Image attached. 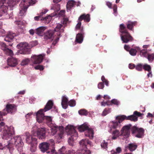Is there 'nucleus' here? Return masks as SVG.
I'll list each match as a JSON object with an SVG mask.
<instances>
[{
  "label": "nucleus",
  "mask_w": 154,
  "mask_h": 154,
  "mask_svg": "<svg viewBox=\"0 0 154 154\" xmlns=\"http://www.w3.org/2000/svg\"><path fill=\"white\" fill-rule=\"evenodd\" d=\"M137 146L135 144L131 143L129 144L128 147L131 151H133L136 149Z\"/></svg>",
  "instance_id": "nucleus-36"
},
{
  "label": "nucleus",
  "mask_w": 154,
  "mask_h": 154,
  "mask_svg": "<svg viewBox=\"0 0 154 154\" xmlns=\"http://www.w3.org/2000/svg\"><path fill=\"white\" fill-rule=\"evenodd\" d=\"M135 67V66L134 64L130 63L129 65V67L130 69H133Z\"/></svg>",
  "instance_id": "nucleus-59"
},
{
  "label": "nucleus",
  "mask_w": 154,
  "mask_h": 154,
  "mask_svg": "<svg viewBox=\"0 0 154 154\" xmlns=\"http://www.w3.org/2000/svg\"><path fill=\"white\" fill-rule=\"evenodd\" d=\"M83 41V37L82 34L78 33L76 37V42L78 43H81Z\"/></svg>",
  "instance_id": "nucleus-33"
},
{
  "label": "nucleus",
  "mask_w": 154,
  "mask_h": 154,
  "mask_svg": "<svg viewBox=\"0 0 154 154\" xmlns=\"http://www.w3.org/2000/svg\"><path fill=\"white\" fill-rule=\"evenodd\" d=\"M149 73L147 74V76L148 77H152V72L151 70L150 71H149Z\"/></svg>",
  "instance_id": "nucleus-62"
},
{
  "label": "nucleus",
  "mask_w": 154,
  "mask_h": 154,
  "mask_svg": "<svg viewBox=\"0 0 154 154\" xmlns=\"http://www.w3.org/2000/svg\"><path fill=\"white\" fill-rule=\"evenodd\" d=\"M50 127L51 128V130L52 135H55L57 130L59 129L60 130V133L58 134L56 137H57V139L59 140L61 139L62 138L63 134V127L60 126L58 127L57 126H56V125L54 124L53 126Z\"/></svg>",
  "instance_id": "nucleus-11"
},
{
  "label": "nucleus",
  "mask_w": 154,
  "mask_h": 154,
  "mask_svg": "<svg viewBox=\"0 0 154 154\" xmlns=\"http://www.w3.org/2000/svg\"><path fill=\"white\" fill-rule=\"evenodd\" d=\"M104 87L103 84L102 82H100L98 85V88L99 89H103Z\"/></svg>",
  "instance_id": "nucleus-53"
},
{
  "label": "nucleus",
  "mask_w": 154,
  "mask_h": 154,
  "mask_svg": "<svg viewBox=\"0 0 154 154\" xmlns=\"http://www.w3.org/2000/svg\"><path fill=\"white\" fill-rule=\"evenodd\" d=\"M30 61V60L28 58H26L23 60L21 63L22 66H24L27 65Z\"/></svg>",
  "instance_id": "nucleus-41"
},
{
  "label": "nucleus",
  "mask_w": 154,
  "mask_h": 154,
  "mask_svg": "<svg viewBox=\"0 0 154 154\" xmlns=\"http://www.w3.org/2000/svg\"><path fill=\"white\" fill-rule=\"evenodd\" d=\"M32 134L34 136H37L39 139H44L45 138V128H39L35 133L34 131H32Z\"/></svg>",
  "instance_id": "nucleus-12"
},
{
  "label": "nucleus",
  "mask_w": 154,
  "mask_h": 154,
  "mask_svg": "<svg viewBox=\"0 0 154 154\" xmlns=\"http://www.w3.org/2000/svg\"><path fill=\"white\" fill-rule=\"evenodd\" d=\"M65 13V11L64 10L61 11L59 13L60 16H63Z\"/></svg>",
  "instance_id": "nucleus-57"
},
{
  "label": "nucleus",
  "mask_w": 154,
  "mask_h": 154,
  "mask_svg": "<svg viewBox=\"0 0 154 154\" xmlns=\"http://www.w3.org/2000/svg\"><path fill=\"white\" fill-rule=\"evenodd\" d=\"M2 45L4 47V48L3 49V50L4 51L6 54L10 56H11L13 55V51L11 49L7 48L5 44L3 43Z\"/></svg>",
  "instance_id": "nucleus-28"
},
{
  "label": "nucleus",
  "mask_w": 154,
  "mask_h": 154,
  "mask_svg": "<svg viewBox=\"0 0 154 154\" xmlns=\"http://www.w3.org/2000/svg\"><path fill=\"white\" fill-rule=\"evenodd\" d=\"M108 143L105 141L103 140L101 144V146L103 149H105L107 148Z\"/></svg>",
  "instance_id": "nucleus-44"
},
{
  "label": "nucleus",
  "mask_w": 154,
  "mask_h": 154,
  "mask_svg": "<svg viewBox=\"0 0 154 154\" xmlns=\"http://www.w3.org/2000/svg\"><path fill=\"white\" fill-rule=\"evenodd\" d=\"M125 26L123 24L120 25L119 31L122 33L121 35V39L123 43H127L133 40V38L128 33L127 30H125Z\"/></svg>",
  "instance_id": "nucleus-6"
},
{
  "label": "nucleus",
  "mask_w": 154,
  "mask_h": 154,
  "mask_svg": "<svg viewBox=\"0 0 154 154\" xmlns=\"http://www.w3.org/2000/svg\"><path fill=\"white\" fill-rule=\"evenodd\" d=\"M17 47L20 49L18 52L19 54H29L30 53V49L29 48L28 44L26 42H21L17 45Z\"/></svg>",
  "instance_id": "nucleus-9"
},
{
  "label": "nucleus",
  "mask_w": 154,
  "mask_h": 154,
  "mask_svg": "<svg viewBox=\"0 0 154 154\" xmlns=\"http://www.w3.org/2000/svg\"><path fill=\"white\" fill-rule=\"evenodd\" d=\"M146 58L148 59L149 62H152L154 59V54H149L148 53L147 57Z\"/></svg>",
  "instance_id": "nucleus-39"
},
{
  "label": "nucleus",
  "mask_w": 154,
  "mask_h": 154,
  "mask_svg": "<svg viewBox=\"0 0 154 154\" xmlns=\"http://www.w3.org/2000/svg\"><path fill=\"white\" fill-rule=\"evenodd\" d=\"M79 130L82 132L85 131V136L88 137L91 139H92L94 137V132L92 129L89 127V125L85 123L79 126L78 128Z\"/></svg>",
  "instance_id": "nucleus-7"
},
{
  "label": "nucleus",
  "mask_w": 154,
  "mask_h": 154,
  "mask_svg": "<svg viewBox=\"0 0 154 154\" xmlns=\"http://www.w3.org/2000/svg\"><path fill=\"white\" fill-rule=\"evenodd\" d=\"M132 132L135 134L136 137L138 138H141L143 135L144 129L142 128H139L135 126H134L132 129Z\"/></svg>",
  "instance_id": "nucleus-13"
},
{
  "label": "nucleus",
  "mask_w": 154,
  "mask_h": 154,
  "mask_svg": "<svg viewBox=\"0 0 154 154\" xmlns=\"http://www.w3.org/2000/svg\"><path fill=\"white\" fill-rule=\"evenodd\" d=\"M44 55L43 54H40L38 56L35 55H32L31 57V61L34 64H39L42 61Z\"/></svg>",
  "instance_id": "nucleus-14"
},
{
  "label": "nucleus",
  "mask_w": 154,
  "mask_h": 154,
  "mask_svg": "<svg viewBox=\"0 0 154 154\" xmlns=\"http://www.w3.org/2000/svg\"><path fill=\"white\" fill-rule=\"evenodd\" d=\"M143 115V114L136 111L134 112L133 115L128 117L124 115L117 116L115 118L116 120L112 121L109 123L108 126L110 130L109 131L110 132L112 130L120 128L121 127V122L125 119L132 121L136 122L138 119L137 116H141Z\"/></svg>",
  "instance_id": "nucleus-1"
},
{
  "label": "nucleus",
  "mask_w": 154,
  "mask_h": 154,
  "mask_svg": "<svg viewBox=\"0 0 154 154\" xmlns=\"http://www.w3.org/2000/svg\"><path fill=\"white\" fill-rule=\"evenodd\" d=\"M136 69L138 71H141L142 69V65L141 64H139L136 66Z\"/></svg>",
  "instance_id": "nucleus-50"
},
{
  "label": "nucleus",
  "mask_w": 154,
  "mask_h": 154,
  "mask_svg": "<svg viewBox=\"0 0 154 154\" xmlns=\"http://www.w3.org/2000/svg\"><path fill=\"white\" fill-rule=\"evenodd\" d=\"M48 10H45L43 11H42V12L40 14L42 15V16L43 15V14H45L47 12Z\"/></svg>",
  "instance_id": "nucleus-63"
},
{
  "label": "nucleus",
  "mask_w": 154,
  "mask_h": 154,
  "mask_svg": "<svg viewBox=\"0 0 154 154\" xmlns=\"http://www.w3.org/2000/svg\"><path fill=\"white\" fill-rule=\"evenodd\" d=\"M143 68L145 70L147 71L148 72L151 70V66L150 65L147 64L144 65Z\"/></svg>",
  "instance_id": "nucleus-47"
},
{
  "label": "nucleus",
  "mask_w": 154,
  "mask_h": 154,
  "mask_svg": "<svg viewBox=\"0 0 154 154\" xmlns=\"http://www.w3.org/2000/svg\"><path fill=\"white\" fill-rule=\"evenodd\" d=\"M59 39V37H57V38L53 41L52 44V45L54 46L58 42Z\"/></svg>",
  "instance_id": "nucleus-54"
},
{
  "label": "nucleus",
  "mask_w": 154,
  "mask_h": 154,
  "mask_svg": "<svg viewBox=\"0 0 154 154\" xmlns=\"http://www.w3.org/2000/svg\"><path fill=\"white\" fill-rule=\"evenodd\" d=\"M50 151L47 152V153L49 154H58L55 149V147L53 148H50Z\"/></svg>",
  "instance_id": "nucleus-42"
},
{
  "label": "nucleus",
  "mask_w": 154,
  "mask_h": 154,
  "mask_svg": "<svg viewBox=\"0 0 154 154\" xmlns=\"http://www.w3.org/2000/svg\"><path fill=\"white\" fill-rule=\"evenodd\" d=\"M46 142L48 144L49 147H50L51 148H54L55 143L53 139L49 140Z\"/></svg>",
  "instance_id": "nucleus-38"
},
{
  "label": "nucleus",
  "mask_w": 154,
  "mask_h": 154,
  "mask_svg": "<svg viewBox=\"0 0 154 154\" xmlns=\"http://www.w3.org/2000/svg\"><path fill=\"white\" fill-rule=\"evenodd\" d=\"M8 144L6 145V146L9 149L10 152L13 149L14 144L15 145L18 151L20 152L22 151L23 143L22 141L21 138L20 136H17L15 137L13 139H11L8 141Z\"/></svg>",
  "instance_id": "nucleus-4"
},
{
  "label": "nucleus",
  "mask_w": 154,
  "mask_h": 154,
  "mask_svg": "<svg viewBox=\"0 0 154 154\" xmlns=\"http://www.w3.org/2000/svg\"><path fill=\"white\" fill-rule=\"evenodd\" d=\"M46 29L45 27H40L36 29V33L39 35L42 36L44 32Z\"/></svg>",
  "instance_id": "nucleus-29"
},
{
  "label": "nucleus",
  "mask_w": 154,
  "mask_h": 154,
  "mask_svg": "<svg viewBox=\"0 0 154 154\" xmlns=\"http://www.w3.org/2000/svg\"><path fill=\"white\" fill-rule=\"evenodd\" d=\"M24 1L21 2L19 5L20 7L19 15L23 16L25 14L28 8V7L25 5Z\"/></svg>",
  "instance_id": "nucleus-17"
},
{
  "label": "nucleus",
  "mask_w": 154,
  "mask_h": 154,
  "mask_svg": "<svg viewBox=\"0 0 154 154\" xmlns=\"http://www.w3.org/2000/svg\"><path fill=\"white\" fill-rule=\"evenodd\" d=\"M75 5V2L73 0L69 1L66 5V8L68 10H70Z\"/></svg>",
  "instance_id": "nucleus-30"
},
{
  "label": "nucleus",
  "mask_w": 154,
  "mask_h": 154,
  "mask_svg": "<svg viewBox=\"0 0 154 154\" xmlns=\"http://www.w3.org/2000/svg\"><path fill=\"white\" fill-rule=\"evenodd\" d=\"M54 31L53 30H48L45 33L44 36V39L45 40L51 38L54 34Z\"/></svg>",
  "instance_id": "nucleus-26"
},
{
  "label": "nucleus",
  "mask_w": 154,
  "mask_h": 154,
  "mask_svg": "<svg viewBox=\"0 0 154 154\" xmlns=\"http://www.w3.org/2000/svg\"><path fill=\"white\" fill-rule=\"evenodd\" d=\"M5 109H4L3 112H0V120L2 119V116L6 115L7 113H12L15 112L17 110L16 106L14 104H7L6 106L7 112H5Z\"/></svg>",
  "instance_id": "nucleus-8"
},
{
  "label": "nucleus",
  "mask_w": 154,
  "mask_h": 154,
  "mask_svg": "<svg viewBox=\"0 0 154 154\" xmlns=\"http://www.w3.org/2000/svg\"><path fill=\"white\" fill-rule=\"evenodd\" d=\"M140 48L137 47L136 49L131 48L129 51L130 54L132 56H134L136 55L137 51H140Z\"/></svg>",
  "instance_id": "nucleus-32"
},
{
  "label": "nucleus",
  "mask_w": 154,
  "mask_h": 154,
  "mask_svg": "<svg viewBox=\"0 0 154 154\" xmlns=\"http://www.w3.org/2000/svg\"><path fill=\"white\" fill-rule=\"evenodd\" d=\"M6 0H0V17L2 16L3 19H8L9 18L8 15L7 13V7L4 5Z\"/></svg>",
  "instance_id": "nucleus-10"
},
{
  "label": "nucleus",
  "mask_w": 154,
  "mask_h": 154,
  "mask_svg": "<svg viewBox=\"0 0 154 154\" xmlns=\"http://www.w3.org/2000/svg\"><path fill=\"white\" fill-rule=\"evenodd\" d=\"M80 148H85L86 147L87 144H89L90 146L92 145L91 143L87 139H84L82 140L79 142Z\"/></svg>",
  "instance_id": "nucleus-18"
},
{
  "label": "nucleus",
  "mask_w": 154,
  "mask_h": 154,
  "mask_svg": "<svg viewBox=\"0 0 154 154\" xmlns=\"http://www.w3.org/2000/svg\"><path fill=\"white\" fill-rule=\"evenodd\" d=\"M116 151L115 152L114 151H112V152H114L115 153H120L121 151H122V149L120 147H118L116 149Z\"/></svg>",
  "instance_id": "nucleus-49"
},
{
  "label": "nucleus",
  "mask_w": 154,
  "mask_h": 154,
  "mask_svg": "<svg viewBox=\"0 0 154 154\" xmlns=\"http://www.w3.org/2000/svg\"><path fill=\"white\" fill-rule=\"evenodd\" d=\"M68 21V18H64L63 20V24L64 25H65L67 23Z\"/></svg>",
  "instance_id": "nucleus-56"
},
{
  "label": "nucleus",
  "mask_w": 154,
  "mask_h": 154,
  "mask_svg": "<svg viewBox=\"0 0 154 154\" xmlns=\"http://www.w3.org/2000/svg\"><path fill=\"white\" fill-rule=\"evenodd\" d=\"M61 24L58 23L54 29V32H56L58 36H60L61 34L64 31V29L62 27Z\"/></svg>",
  "instance_id": "nucleus-22"
},
{
  "label": "nucleus",
  "mask_w": 154,
  "mask_h": 154,
  "mask_svg": "<svg viewBox=\"0 0 154 154\" xmlns=\"http://www.w3.org/2000/svg\"><path fill=\"white\" fill-rule=\"evenodd\" d=\"M130 127L128 125L124 126L121 131V135L128 137L130 134Z\"/></svg>",
  "instance_id": "nucleus-20"
},
{
  "label": "nucleus",
  "mask_w": 154,
  "mask_h": 154,
  "mask_svg": "<svg viewBox=\"0 0 154 154\" xmlns=\"http://www.w3.org/2000/svg\"><path fill=\"white\" fill-rule=\"evenodd\" d=\"M68 103L70 106L73 107L75 105V101L74 100H71L68 102Z\"/></svg>",
  "instance_id": "nucleus-48"
},
{
  "label": "nucleus",
  "mask_w": 154,
  "mask_h": 154,
  "mask_svg": "<svg viewBox=\"0 0 154 154\" xmlns=\"http://www.w3.org/2000/svg\"><path fill=\"white\" fill-rule=\"evenodd\" d=\"M51 9L54 10L56 12L59 11L60 9V5L59 4L55 5L51 8Z\"/></svg>",
  "instance_id": "nucleus-43"
},
{
  "label": "nucleus",
  "mask_w": 154,
  "mask_h": 154,
  "mask_svg": "<svg viewBox=\"0 0 154 154\" xmlns=\"http://www.w3.org/2000/svg\"><path fill=\"white\" fill-rule=\"evenodd\" d=\"M38 44L37 41H34L32 42V46H34Z\"/></svg>",
  "instance_id": "nucleus-58"
},
{
  "label": "nucleus",
  "mask_w": 154,
  "mask_h": 154,
  "mask_svg": "<svg viewBox=\"0 0 154 154\" xmlns=\"http://www.w3.org/2000/svg\"><path fill=\"white\" fill-rule=\"evenodd\" d=\"M112 130L113 131L112 132V140H116L119 136L121 135V133H120L118 129Z\"/></svg>",
  "instance_id": "nucleus-25"
},
{
  "label": "nucleus",
  "mask_w": 154,
  "mask_h": 154,
  "mask_svg": "<svg viewBox=\"0 0 154 154\" xmlns=\"http://www.w3.org/2000/svg\"><path fill=\"white\" fill-rule=\"evenodd\" d=\"M15 35V34L14 33L12 32H9L5 38L4 40L6 42H10L13 39Z\"/></svg>",
  "instance_id": "nucleus-24"
},
{
  "label": "nucleus",
  "mask_w": 154,
  "mask_h": 154,
  "mask_svg": "<svg viewBox=\"0 0 154 154\" xmlns=\"http://www.w3.org/2000/svg\"><path fill=\"white\" fill-rule=\"evenodd\" d=\"M26 136V142L29 144H31L32 145V142H35L37 139L31 136L30 134L28 132H26L25 134Z\"/></svg>",
  "instance_id": "nucleus-21"
},
{
  "label": "nucleus",
  "mask_w": 154,
  "mask_h": 154,
  "mask_svg": "<svg viewBox=\"0 0 154 154\" xmlns=\"http://www.w3.org/2000/svg\"><path fill=\"white\" fill-rule=\"evenodd\" d=\"M68 100L67 98L65 96L62 97V100L61 105L63 108L66 109L68 106Z\"/></svg>",
  "instance_id": "nucleus-27"
},
{
  "label": "nucleus",
  "mask_w": 154,
  "mask_h": 154,
  "mask_svg": "<svg viewBox=\"0 0 154 154\" xmlns=\"http://www.w3.org/2000/svg\"><path fill=\"white\" fill-rule=\"evenodd\" d=\"M83 20L85 22H88L90 20V16L89 14L85 15L83 14L80 16L78 19L79 22L76 24L75 28L76 29H79L81 26V21Z\"/></svg>",
  "instance_id": "nucleus-15"
},
{
  "label": "nucleus",
  "mask_w": 154,
  "mask_h": 154,
  "mask_svg": "<svg viewBox=\"0 0 154 154\" xmlns=\"http://www.w3.org/2000/svg\"><path fill=\"white\" fill-rule=\"evenodd\" d=\"M148 53L147 52V51L146 49H142L140 51V55L141 56L147 57V55H148Z\"/></svg>",
  "instance_id": "nucleus-34"
},
{
  "label": "nucleus",
  "mask_w": 154,
  "mask_h": 154,
  "mask_svg": "<svg viewBox=\"0 0 154 154\" xmlns=\"http://www.w3.org/2000/svg\"><path fill=\"white\" fill-rule=\"evenodd\" d=\"M101 104L102 106H105L106 105H109L108 104L107 102H104L103 101L101 102Z\"/></svg>",
  "instance_id": "nucleus-64"
},
{
  "label": "nucleus",
  "mask_w": 154,
  "mask_h": 154,
  "mask_svg": "<svg viewBox=\"0 0 154 154\" xmlns=\"http://www.w3.org/2000/svg\"><path fill=\"white\" fill-rule=\"evenodd\" d=\"M20 0H8L7 2L8 5L10 6H14L16 4V2H18Z\"/></svg>",
  "instance_id": "nucleus-37"
},
{
  "label": "nucleus",
  "mask_w": 154,
  "mask_h": 154,
  "mask_svg": "<svg viewBox=\"0 0 154 154\" xmlns=\"http://www.w3.org/2000/svg\"><path fill=\"white\" fill-rule=\"evenodd\" d=\"M58 152L60 154H66L65 147L64 146H63L59 149Z\"/></svg>",
  "instance_id": "nucleus-45"
},
{
  "label": "nucleus",
  "mask_w": 154,
  "mask_h": 154,
  "mask_svg": "<svg viewBox=\"0 0 154 154\" xmlns=\"http://www.w3.org/2000/svg\"><path fill=\"white\" fill-rule=\"evenodd\" d=\"M36 69H39L40 70H42L44 69L43 66L41 65H38L35 67Z\"/></svg>",
  "instance_id": "nucleus-52"
},
{
  "label": "nucleus",
  "mask_w": 154,
  "mask_h": 154,
  "mask_svg": "<svg viewBox=\"0 0 154 154\" xmlns=\"http://www.w3.org/2000/svg\"><path fill=\"white\" fill-rule=\"evenodd\" d=\"M79 114L82 115H86L87 114V111L84 109L80 110L79 111Z\"/></svg>",
  "instance_id": "nucleus-46"
},
{
  "label": "nucleus",
  "mask_w": 154,
  "mask_h": 154,
  "mask_svg": "<svg viewBox=\"0 0 154 154\" xmlns=\"http://www.w3.org/2000/svg\"><path fill=\"white\" fill-rule=\"evenodd\" d=\"M29 33L30 34V35H33L34 34V30L32 29H30L29 30Z\"/></svg>",
  "instance_id": "nucleus-61"
},
{
  "label": "nucleus",
  "mask_w": 154,
  "mask_h": 154,
  "mask_svg": "<svg viewBox=\"0 0 154 154\" xmlns=\"http://www.w3.org/2000/svg\"><path fill=\"white\" fill-rule=\"evenodd\" d=\"M39 147L41 151L43 153L47 152L48 149H50L48 144L46 142H43L39 144Z\"/></svg>",
  "instance_id": "nucleus-19"
},
{
  "label": "nucleus",
  "mask_w": 154,
  "mask_h": 154,
  "mask_svg": "<svg viewBox=\"0 0 154 154\" xmlns=\"http://www.w3.org/2000/svg\"><path fill=\"white\" fill-rule=\"evenodd\" d=\"M65 131L68 134L71 135V137L69 138L68 141V143L71 146H73L74 140L76 139V137L78 136L77 133L74 126L72 125H68L66 127Z\"/></svg>",
  "instance_id": "nucleus-5"
},
{
  "label": "nucleus",
  "mask_w": 154,
  "mask_h": 154,
  "mask_svg": "<svg viewBox=\"0 0 154 154\" xmlns=\"http://www.w3.org/2000/svg\"><path fill=\"white\" fill-rule=\"evenodd\" d=\"M2 133V138L4 140L11 139L13 134H14V128L12 126L8 127L2 122L0 123V132Z\"/></svg>",
  "instance_id": "nucleus-3"
},
{
  "label": "nucleus",
  "mask_w": 154,
  "mask_h": 154,
  "mask_svg": "<svg viewBox=\"0 0 154 154\" xmlns=\"http://www.w3.org/2000/svg\"><path fill=\"white\" fill-rule=\"evenodd\" d=\"M53 105V102L49 100L48 102L44 109H40L36 113V120L39 123L42 122L46 123V124L49 127H51L54 125L52 123V118L51 116H45L44 113L49 110L52 108Z\"/></svg>",
  "instance_id": "nucleus-2"
},
{
  "label": "nucleus",
  "mask_w": 154,
  "mask_h": 154,
  "mask_svg": "<svg viewBox=\"0 0 154 154\" xmlns=\"http://www.w3.org/2000/svg\"><path fill=\"white\" fill-rule=\"evenodd\" d=\"M111 109H110L105 108L103 111L102 115L103 116H106L108 114L111 112Z\"/></svg>",
  "instance_id": "nucleus-40"
},
{
  "label": "nucleus",
  "mask_w": 154,
  "mask_h": 154,
  "mask_svg": "<svg viewBox=\"0 0 154 154\" xmlns=\"http://www.w3.org/2000/svg\"><path fill=\"white\" fill-rule=\"evenodd\" d=\"M78 152L81 154H91V152L90 150L87 148L79 149L78 150Z\"/></svg>",
  "instance_id": "nucleus-31"
},
{
  "label": "nucleus",
  "mask_w": 154,
  "mask_h": 154,
  "mask_svg": "<svg viewBox=\"0 0 154 154\" xmlns=\"http://www.w3.org/2000/svg\"><path fill=\"white\" fill-rule=\"evenodd\" d=\"M117 6L116 5H115L114 6V8H113V11L114 13H117Z\"/></svg>",
  "instance_id": "nucleus-60"
},
{
  "label": "nucleus",
  "mask_w": 154,
  "mask_h": 154,
  "mask_svg": "<svg viewBox=\"0 0 154 154\" xmlns=\"http://www.w3.org/2000/svg\"><path fill=\"white\" fill-rule=\"evenodd\" d=\"M124 48L125 50L129 52L131 49L130 47H129L128 45H125L124 46Z\"/></svg>",
  "instance_id": "nucleus-55"
},
{
  "label": "nucleus",
  "mask_w": 154,
  "mask_h": 154,
  "mask_svg": "<svg viewBox=\"0 0 154 154\" xmlns=\"http://www.w3.org/2000/svg\"><path fill=\"white\" fill-rule=\"evenodd\" d=\"M51 19L52 16L49 15L48 16L44 17H42V15L40 14L39 15L34 17V19L35 20H40L46 23H49L51 20Z\"/></svg>",
  "instance_id": "nucleus-16"
},
{
  "label": "nucleus",
  "mask_w": 154,
  "mask_h": 154,
  "mask_svg": "<svg viewBox=\"0 0 154 154\" xmlns=\"http://www.w3.org/2000/svg\"><path fill=\"white\" fill-rule=\"evenodd\" d=\"M7 62L8 65L10 66L14 67L17 64L18 61L17 59L12 57L8 59Z\"/></svg>",
  "instance_id": "nucleus-23"
},
{
  "label": "nucleus",
  "mask_w": 154,
  "mask_h": 154,
  "mask_svg": "<svg viewBox=\"0 0 154 154\" xmlns=\"http://www.w3.org/2000/svg\"><path fill=\"white\" fill-rule=\"evenodd\" d=\"M111 102L112 103L116 105H118L119 104V102L117 100L115 99L112 100Z\"/></svg>",
  "instance_id": "nucleus-51"
},
{
  "label": "nucleus",
  "mask_w": 154,
  "mask_h": 154,
  "mask_svg": "<svg viewBox=\"0 0 154 154\" xmlns=\"http://www.w3.org/2000/svg\"><path fill=\"white\" fill-rule=\"evenodd\" d=\"M136 23V22L135 21H128V23L127 24V28L129 29L132 30L134 26L135 25Z\"/></svg>",
  "instance_id": "nucleus-35"
}]
</instances>
